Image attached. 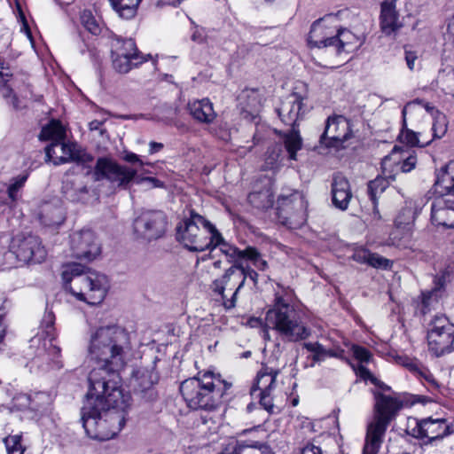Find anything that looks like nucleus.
Masks as SVG:
<instances>
[{
    "mask_svg": "<svg viewBox=\"0 0 454 454\" xmlns=\"http://www.w3.org/2000/svg\"><path fill=\"white\" fill-rule=\"evenodd\" d=\"M187 108L190 114L196 121L202 123H211L216 116L213 108V104L208 98L194 99L190 101Z\"/></svg>",
    "mask_w": 454,
    "mask_h": 454,
    "instance_id": "c85d7f7f",
    "label": "nucleus"
},
{
    "mask_svg": "<svg viewBox=\"0 0 454 454\" xmlns=\"http://www.w3.org/2000/svg\"><path fill=\"white\" fill-rule=\"evenodd\" d=\"M353 353L355 358L363 363H368L372 357L371 352L361 346H353Z\"/></svg>",
    "mask_w": 454,
    "mask_h": 454,
    "instance_id": "5fc2aeb1",
    "label": "nucleus"
},
{
    "mask_svg": "<svg viewBox=\"0 0 454 454\" xmlns=\"http://www.w3.org/2000/svg\"><path fill=\"white\" fill-rule=\"evenodd\" d=\"M86 267L81 263H70L65 267L62 272V280L66 289L75 296L90 305H97L105 299L109 287L106 275L88 271L84 273Z\"/></svg>",
    "mask_w": 454,
    "mask_h": 454,
    "instance_id": "39448f33",
    "label": "nucleus"
},
{
    "mask_svg": "<svg viewBox=\"0 0 454 454\" xmlns=\"http://www.w3.org/2000/svg\"><path fill=\"white\" fill-rule=\"evenodd\" d=\"M427 338L429 349L436 356L454 350V324L443 315L434 317L428 325Z\"/></svg>",
    "mask_w": 454,
    "mask_h": 454,
    "instance_id": "ddd939ff",
    "label": "nucleus"
},
{
    "mask_svg": "<svg viewBox=\"0 0 454 454\" xmlns=\"http://www.w3.org/2000/svg\"><path fill=\"white\" fill-rule=\"evenodd\" d=\"M405 365L410 369L411 372H413L415 374H418L419 377L425 379L426 381H427L431 386L438 387V384L435 379L429 371L426 369H419L418 365L412 362L407 363Z\"/></svg>",
    "mask_w": 454,
    "mask_h": 454,
    "instance_id": "09e8293b",
    "label": "nucleus"
},
{
    "mask_svg": "<svg viewBox=\"0 0 454 454\" xmlns=\"http://www.w3.org/2000/svg\"><path fill=\"white\" fill-rule=\"evenodd\" d=\"M81 22L92 35H98L100 33V27L90 11L82 12L81 14Z\"/></svg>",
    "mask_w": 454,
    "mask_h": 454,
    "instance_id": "de8ad7c7",
    "label": "nucleus"
},
{
    "mask_svg": "<svg viewBox=\"0 0 454 454\" xmlns=\"http://www.w3.org/2000/svg\"><path fill=\"white\" fill-rule=\"evenodd\" d=\"M406 433L415 438L427 440L425 443L442 439L449 434V426L445 419H432L431 418L418 420H409Z\"/></svg>",
    "mask_w": 454,
    "mask_h": 454,
    "instance_id": "6ab92c4d",
    "label": "nucleus"
},
{
    "mask_svg": "<svg viewBox=\"0 0 454 454\" xmlns=\"http://www.w3.org/2000/svg\"><path fill=\"white\" fill-rule=\"evenodd\" d=\"M159 378V373L153 367L137 370L131 381L134 392L145 401L155 400L158 396L155 385Z\"/></svg>",
    "mask_w": 454,
    "mask_h": 454,
    "instance_id": "5701e85b",
    "label": "nucleus"
},
{
    "mask_svg": "<svg viewBox=\"0 0 454 454\" xmlns=\"http://www.w3.org/2000/svg\"><path fill=\"white\" fill-rule=\"evenodd\" d=\"M301 454H322L320 447L313 443H307L301 450Z\"/></svg>",
    "mask_w": 454,
    "mask_h": 454,
    "instance_id": "bf43d9fd",
    "label": "nucleus"
},
{
    "mask_svg": "<svg viewBox=\"0 0 454 454\" xmlns=\"http://www.w3.org/2000/svg\"><path fill=\"white\" fill-rule=\"evenodd\" d=\"M88 357L99 367L89 374V386L102 392L111 388V398L121 399L120 371L133 357L129 333L117 325L99 326L90 332L87 343ZM114 400V399H111Z\"/></svg>",
    "mask_w": 454,
    "mask_h": 454,
    "instance_id": "f257e3e1",
    "label": "nucleus"
},
{
    "mask_svg": "<svg viewBox=\"0 0 454 454\" xmlns=\"http://www.w3.org/2000/svg\"><path fill=\"white\" fill-rule=\"evenodd\" d=\"M285 147L289 153V159L296 160V153L301 148V137L295 127L285 137Z\"/></svg>",
    "mask_w": 454,
    "mask_h": 454,
    "instance_id": "a19ab883",
    "label": "nucleus"
},
{
    "mask_svg": "<svg viewBox=\"0 0 454 454\" xmlns=\"http://www.w3.org/2000/svg\"><path fill=\"white\" fill-rule=\"evenodd\" d=\"M111 57L114 69L120 74H127L147 61V57L138 51L132 38L118 35L112 37Z\"/></svg>",
    "mask_w": 454,
    "mask_h": 454,
    "instance_id": "f8f14e48",
    "label": "nucleus"
},
{
    "mask_svg": "<svg viewBox=\"0 0 454 454\" xmlns=\"http://www.w3.org/2000/svg\"><path fill=\"white\" fill-rule=\"evenodd\" d=\"M232 442H230L220 454H235Z\"/></svg>",
    "mask_w": 454,
    "mask_h": 454,
    "instance_id": "774afa93",
    "label": "nucleus"
},
{
    "mask_svg": "<svg viewBox=\"0 0 454 454\" xmlns=\"http://www.w3.org/2000/svg\"><path fill=\"white\" fill-rule=\"evenodd\" d=\"M168 217L162 210L142 209L133 221V230L137 238L147 241L164 236Z\"/></svg>",
    "mask_w": 454,
    "mask_h": 454,
    "instance_id": "4468645a",
    "label": "nucleus"
},
{
    "mask_svg": "<svg viewBox=\"0 0 454 454\" xmlns=\"http://www.w3.org/2000/svg\"><path fill=\"white\" fill-rule=\"evenodd\" d=\"M447 35L449 39H451L454 43V15L450 20L447 27Z\"/></svg>",
    "mask_w": 454,
    "mask_h": 454,
    "instance_id": "e2e57ef3",
    "label": "nucleus"
},
{
    "mask_svg": "<svg viewBox=\"0 0 454 454\" xmlns=\"http://www.w3.org/2000/svg\"><path fill=\"white\" fill-rule=\"evenodd\" d=\"M391 181L389 177L382 174L368 183V196L372 203L373 214L379 218L378 199L386 191Z\"/></svg>",
    "mask_w": 454,
    "mask_h": 454,
    "instance_id": "2f4dec72",
    "label": "nucleus"
},
{
    "mask_svg": "<svg viewBox=\"0 0 454 454\" xmlns=\"http://www.w3.org/2000/svg\"><path fill=\"white\" fill-rule=\"evenodd\" d=\"M73 256L81 261L91 262L101 253V247L95 233L90 230H82L71 235Z\"/></svg>",
    "mask_w": 454,
    "mask_h": 454,
    "instance_id": "4be33fe9",
    "label": "nucleus"
},
{
    "mask_svg": "<svg viewBox=\"0 0 454 454\" xmlns=\"http://www.w3.org/2000/svg\"><path fill=\"white\" fill-rule=\"evenodd\" d=\"M46 158L54 165H60L70 161L87 163L93 157L82 150H78L75 145L62 141L51 142L45 148Z\"/></svg>",
    "mask_w": 454,
    "mask_h": 454,
    "instance_id": "412c9836",
    "label": "nucleus"
},
{
    "mask_svg": "<svg viewBox=\"0 0 454 454\" xmlns=\"http://www.w3.org/2000/svg\"><path fill=\"white\" fill-rule=\"evenodd\" d=\"M111 388L100 392L89 386L86 402L81 410V421L89 437L98 441L114 438L126 424L129 395L121 390V399L108 395Z\"/></svg>",
    "mask_w": 454,
    "mask_h": 454,
    "instance_id": "f03ea898",
    "label": "nucleus"
},
{
    "mask_svg": "<svg viewBox=\"0 0 454 454\" xmlns=\"http://www.w3.org/2000/svg\"><path fill=\"white\" fill-rule=\"evenodd\" d=\"M9 251L18 261L24 263H40L47 255L39 237L31 233H20L14 236L10 243Z\"/></svg>",
    "mask_w": 454,
    "mask_h": 454,
    "instance_id": "2eb2a0df",
    "label": "nucleus"
},
{
    "mask_svg": "<svg viewBox=\"0 0 454 454\" xmlns=\"http://www.w3.org/2000/svg\"><path fill=\"white\" fill-rule=\"evenodd\" d=\"M215 229L210 221L191 210L176 226V239L190 251L203 252L208 249Z\"/></svg>",
    "mask_w": 454,
    "mask_h": 454,
    "instance_id": "1a4fd4ad",
    "label": "nucleus"
},
{
    "mask_svg": "<svg viewBox=\"0 0 454 454\" xmlns=\"http://www.w3.org/2000/svg\"><path fill=\"white\" fill-rule=\"evenodd\" d=\"M74 184L69 181L63 183L62 190L67 200L72 201H83L88 194V189L85 185L76 188L73 187Z\"/></svg>",
    "mask_w": 454,
    "mask_h": 454,
    "instance_id": "79ce46f5",
    "label": "nucleus"
},
{
    "mask_svg": "<svg viewBox=\"0 0 454 454\" xmlns=\"http://www.w3.org/2000/svg\"><path fill=\"white\" fill-rule=\"evenodd\" d=\"M192 40L198 43H202L204 42L203 32L200 29H196L192 35Z\"/></svg>",
    "mask_w": 454,
    "mask_h": 454,
    "instance_id": "0e129e2a",
    "label": "nucleus"
},
{
    "mask_svg": "<svg viewBox=\"0 0 454 454\" xmlns=\"http://www.w3.org/2000/svg\"><path fill=\"white\" fill-rule=\"evenodd\" d=\"M22 405L31 411H39L50 403V395L45 392H35L21 396Z\"/></svg>",
    "mask_w": 454,
    "mask_h": 454,
    "instance_id": "ea45409f",
    "label": "nucleus"
},
{
    "mask_svg": "<svg viewBox=\"0 0 454 454\" xmlns=\"http://www.w3.org/2000/svg\"><path fill=\"white\" fill-rule=\"evenodd\" d=\"M273 198L272 184L270 180H267L254 187L248 194L247 200L254 207L264 210L272 207Z\"/></svg>",
    "mask_w": 454,
    "mask_h": 454,
    "instance_id": "cd10ccee",
    "label": "nucleus"
},
{
    "mask_svg": "<svg viewBox=\"0 0 454 454\" xmlns=\"http://www.w3.org/2000/svg\"><path fill=\"white\" fill-rule=\"evenodd\" d=\"M28 178V174L26 172L20 173L15 176L11 177L4 183L5 192L11 203L17 202L22 196V190Z\"/></svg>",
    "mask_w": 454,
    "mask_h": 454,
    "instance_id": "72a5a7b5",
    "label": "nucleus"
},
{
    "mask_svg": "<svg viewBox=\"0 0 454 454\" xmlns=\"http://www.w3.org/2000/svg\"><path fill=\"white\" fill-rule=\"evenodd\" d=\"M302 98L296 93L291 94L282 102L278 114L281 121L292 127H295L302 108Z\"/></svg>",
    "mask_w": 454,
    "mask_h": 454,
    "instance_id": "393cba45",
    "label": "nucleus"
},
{
    "mask_svg": "<svg viewBox=\"0 0 454 454\" xmlns=\"http://www.w3.org/2000/svg\"><path fill=\"white\" fill-rule=\"evenodd\" d=\"M352 198L350 184L346 177L335 175L332 183L333 204L339 209L345 210Z\"/></svg>",
    "mask_w": 454,
    "mask_h": 454,
    "instance_id": "bb28decb",
    "label": "nucleus"
},
{
    "mask_svg": "<svg viewBox=\"0 0 454 454\" xmlns=\"http://www.w3.org/2000/svg\"><path fill=\"white\" fill-rule=\"evenodd\" d=\"M103 125V122L98 120L92 121L89 124V128L90 130H100V133H103V130L100 129Z\"/></svg>",
    "mask_w": 454,
    "mask_h": 454,
    "instance_id": "338daca9",
    "label": "nucleus"
},
{
    "mask_svg": "<svg viewBox=\"0 0 454 454\" xmlns=\"http://www.w3.org/2000/svg\"><path fill=\"white\" fill-rule=\"evenodd\" d=\"M372 420L368 424L363 454H378L389 423L395 419L402 403L392 396L375 393Z\"/></svg>",
    "mask_w": 454,
    "mask_h": 454,
    "instance_id": "423d86ee",
    "label": "nucleus"
},
{
    "mask_svg": "<svg viewBox=\"0 0 454 454\" xmlns=\"http://www.w3.org/2000/svg\"><path fill=\"white\" fill-rule=\"evenodd\" d=\"M336 21V15L332 13L315 20L311 25L307 39L309 46L311 49H329L333 51L337 30V26L333 23Z\"/></svg>",
    "mask_w": 454,
    "mask_h": 454,
    "instance_id": "f3484780",
    "label": "nucleus"
},
{
    "mask_svg": "<svg viewBox=\"0 0 454 454\" xmlns=\"http://www.w3.org/2000/svg\"><path fill=\"white\" fill-rule=\"evenodd\" d=\"M302 347L311 353L314 364L324 362L327 357L343 358L345 353L344 349L339 347L327 349L317 341L304 342Z\"/></svg>",
    "mask_w": 454,
    "mask_h": 454,
    "instance_id": "7c9ffc66",
    "label": "nucleus"
},
{
    "mask_svg": "<svg viewBox=\"0 0 454 454\" xmlns=\"http://www.w3.org/2000/svg\"><path fill=\"white\" fill-rule=\"evenodd\" d=\"M278 373V372L273 369L262 368L257 374L255 386L251 389L252 395L256 390H260V392L271 391L275 387Z\"/></svg>",
    "mask_w": 454,
    "mask_h": 454,
    "instance_id": "c9c22d12",
    "label": "nucleus"
},
{
    "mask_svg": "<svg viewBox=\"0 0 454 454\" xmlns=\"http://www.w3.org/2000/svg\"><path fill=\"white\" fill-rule=\"evenodd\" d=\"M447 276H448V273L445 271L437 275L434 280V287L429 292L422 293V298H423L422 302L425 307H427L429 305V300L432 299L433 297L437 299L438 293L441 292L446 285Z\"/></svg>",
    "mask_w": 454,
    "mask_h": 454,
    "instance_id": "37998d69",
    "label": "nucleus"
},
{
    "mask_svg": "<svg viewBox=\"0 0 454 454\" xmlns=\"http://www.w3.org/2000/svg\"><path fill=\"white\" fill-rule=\"evenodd\" d=\"M277 204L278 217L284 225L296 228L306 222L308 202L301 192L283 190L278 198Z\"/></svg>",
    "mask_w": 454,
    "mask_h": 454,
    "instance_id": "9b49d317",
    "label": "nucleus"
},
{
    "mask_svg": "<svg viewBox=\"0 0 454 454\" xmlns=\"http://www.w3.org/2000/svg\"><path fill=\"white\" fill-rule=\"evenodd\" d=\"M397 1L384 0L380 4V28L387 35L395 33L403 27L399 21V13L396 10Z\"/></svg>",
    "mask_w": 454,
    "mask_h": 454,
    "instance_id": "b1692460",
    "label": "nucleus"
},
{
    "mask_svg": "<svg viewBox=\"0 0 454 454\" xmlns=\"http://www.w3.org/2000/svg\"><path fill=\"white\" fill-rule=\"evenodd\" d=\"M260 405L266 410L269 413H273L274 404L271 397V391L260 392Z\"/></svg>",
    "mask_w": 454,
    "mask_h": 454,
    "instance_id": "864d4df0",
    "label": "nucleus"
},
{
    "mask_svg": "<svg viewBox=\"0 0 454 454\" xmlns=\"http://www.w3.org/2000/svg\"><path fill=\"white\" fill-rule=\"evenodd\" d=\"M444 119V116L437 117L433 123L432 131L434 138H441L446 133L447 125Z\"/></svg>",
    "mask_w": 454,
    "mask_h": 454,
    "instance_id": "3c124183",
    "label": "nucleus"
},
{
    "mask_svg": "<svg viewBox=\"0 0 454 454\" xmlns=\"http://www.w3.org/2000/svg\"><path fill=\"white\" fill-rule=\"evenodd\" d=\"M138 170L124 165L118 164L115 160L100 157L97 160L93 177L95 181L106 180L114 186L126 189L132 181L137 184L147 183L151 187H163V182L155 177H139Z\"/></svg>",
    "mask_w": 454,
    "mask_h": 454,
    "instance_id": "9d476101",
    "label": "nucleus"
},
{
    "mask_svg": "<svg viewBox=\"0 0 454 454\" xmlns=\"http://www.w3.org/2000/svg\"><path fill=\"white\" fill-rule=\"evenodd\" d=\"M54 324V313L46 310L41 321L40 332L30 340L31 347L37 348L32 364L42 371L59 370L63 367L61 349L54 343L56 339Z\"/></svg>",
    "mask_w": 454,
    "mask_h": 454,
    "instance_id": "0eeeda50",
    "label": "nucleus"
},
{
    "mask_svg": "<svg viewBox=\"0 0 454 454\" xmlns=\"http://www.w3.org/2000/svg\"><path fill=\"white\" fill-rule=\"evenodd\" d=\"M235 454H273L264 442L256 441H233Z\"/></svg>",
    "mask_w": 454,
    "mask_h": 454,
    "instance_id": "f704fd0d",
    "label": "nucleus"
},
{
    "mask_svg": "<svg viewBox=\"0 0 454 454\" xmlns=\"http://www.w3.org/2000/svg\"><path fill=\"white\" fill-rule=\"evenodd\" d=\"M333 47V52L336 55L352 52L357 47L358 38L351 31L346 28H338Z\"/></svg>",
    "mask_w": 454,
    "mask_h": 454,
    "instance_id": "c756f323",
    "label": "nucleus"
},
{
    "mask_svg": "<svg viewBox=\"0 0 454 454\" xmlns=\"http://www.w3.org/2000/svg\"><path fill=\"white\" fill-rule=\"evenodd\" d=\"M65 137L66 131L61 122L57 120H52L47 125L43 127L39 134L40 140H51V142L62 141L65 139Z\"/></svg>",
    "mask_w": 454,
    "mask_h": 454,
    "instance_id": "4c0bfd02",
    "label": "nucleus"
},
{
    "mask_svg": "<svg viewBox=\"0 0 454 454\" xmlns=\"http://www.w3.org/2000/svg\"><path fill=\"white\" fill-rule=\"evenodd\" d=\"M435 185L441 195L431 205V221L434 225L454 228V160L442 168Z\"/></svg>",
    "mask_w": 454,
    "mask_h": 454,
    "instance_id": "6e6552de",
    "label": "nucleus"
},
{
    "mask_svg": "<svg viewBox=\"0 0 454 454\" xmlns=\"http://www.w3.org/2000/svg\"><path fill=\"white\" fill-rule=\"evenodd\" d=\"M417 59V55L415 52L411 51H405V60L409 69L413 70L414 62Z\"/></svg>",
    "mask_w": 454,
    "mask_h": 454,
    "instance_id": "680f3d73",
    "label": "nucleus"
},
{
    "mask_svg": "<svg viewBox=\"0 0 454 454\" xmlns=\"http://www.w3.org/2000/svg\"><path fill=\"white\" fill-rule=\"evenodd\" d=\"M122 159L130 164H138L141 167L145 164L140 157L132 152H125Z\"/></svg>",
    "mask_w": 454,
    "mask_h": 454,
    "instance_id": "4d7b16f0",
    "label": "nucleus"
},
{
    "mask_svg": "<svg viewBox=\"0 0 454 454\" xmlns=\"http://www.w3.org/2000/svg\"><path fill=\"white\" fill-rule=\"evenodd\" d=\"M64 220L65 216L60 207L46 204L42 208L40 221L45 226H59Z\"/></svg>",
    "mask_w": 454,
    "mask_h": 454,
    "instance_id": "e433bc0d",
    "label": "nucleus"
},
{
    "mask_svg": "<svg viewBox=\"0 0 454 454\" xmlns=\"http://www.w3.org/2000/svg\"><path fill=\"white\" fill-rule=\"evenodd\" d=\"M370 254L371 252L366 249L358 250L354 253L353 259L357 262L369 264Z\"/></svg>",
    "mask_w": 454,
    "mask_h": 454,
    "instance_id": "6e6d98bb",
    "label": "nucleus"
},
{
    "mask_svg": "<svg viewBox=\"0 0 454 454\" xmlns=\"http://www.w3.org/2000/svg\"><path fill=\"white\" fill-rule=\"evenodd\" d=\"M216 247L224 254L234 263H238L239 260L250 261L253 265L259 270H265L268 268L267 262L262 257L260 252L253 247H247L241 250L225 241L222 233L215 229L213 237H211L210 245L207 250L213 251Z\"/></svg>",
    "mask_w": 454,
    "mask_h": 454,
    "instance_id": "dca6fc26",
    "label": "nucleus"
},
{
    "mask_svg": "<svg viewBox=\"0 0 454 454\" xmlns=\"http://www.w3.org/2000/svg\"><path fill=\"white\" fill-rule=\"evenodd\" d=\"M12 76L9 67L6 66L4 60L0 59V77L2 82H9V78Z\"/></svg>",
    "mask_w": 454,
    "mask_h": 454,
    "instance_id": "13d9d810",
    "label": "nucleus"
},
{
    "mask_svg": "<svg viewBox=\"0 0 454 454\" xmlns=\"http://www.w3.org/2000/svg\"><path fill=\"white\" fill-rule=\"evenodd\" d=\"M231 387L219 374L206 371L184 380L180 393L191 409L212 411L226 401Z\"/></svg>",
    "mask_w": 454,
    "mask_h": 454,
    "instance_id": "7ed1b4c3",
    "label": "nucleus"
},
{
    "mask_svg": "<svg viewBox=\"0 0 454 454\" xmlns=\"http://www.w3.org/2000/svg\"><path fill=\"white\" fill-rule=\"evenodd\" d=\"M420 133H416L411 129L403 130L400 134L399 137L402 142L406 143L411 146H419L424 147L428 145L431 143V140L427 141H420L419 137Z\"/></svg>",
    "mask_w": 454,
    "mask_h": 454,
    "instance_id": "a18cd8bd",
    "label": "nucleus"
},
{
    "mask_svg": "<svg viewBox=\"0 0 454 454\" xmlns=\"http://www.w3.org/2000/svg\"><path fill=\"white\" fill-rule=\"evenodd\" d=\"M282 145L280 144H274L269 146L265 153V169H274L278 167L282 154Z\"/></svg>",
    "mask_w": 454,
    "mask_h": 454,
    "instance_id": "c03bdc74",
    "label": "nucleus"
},
{
    "mask_svg": "<svg viewBox=\"0 0 454 454\" xmlns=\"http://www.w3.org/2000/svg\"><path fill=\"white\" fill-rule=\"evenodd\" d=\"M114 10L123 19L135 17L141 0H109Z\"/></svg>",
    "mask_w": 454,
    "mask_h": 454,
    "instance_id": "58836bf2",
    "label": "nucleus"
},
{
    "mask_svg": "<svg viewBox=\"0 0 454 454\" xmlns=\"http://www.w3.org/2000/svg\"><path fill=\"white\" fill-rule=\"evenodd\" d=\"M239 270L241 273L243 278H239V285L234 290L232 296L230 300L224 301L223 307L225 309H231L236 306L237 295L241 288L245 286L247 279H250L254 286L257 285L258 273L252 269L250 266H244L242 263L238 262Z\"/></svg>",
    "mask_w": 454,
    "mask_h": 454,
    "instance_id": "473e14b6",
    "label": "nucleus"
},
{
    "mask_svg": "<svg viewBox=\"0 0 454 454\" xmlns=\"http://www.w3.org/2000/svg\"><path fill=\"white\" fill-rule=\"evenodd\" d=\"M149 146H150L149 153L151 154L155 153L163 148V145L161 143H157V142H151L149 144Z\"/></svg>",
    "mask_w": 454,
    "mask_h": 454,
    "instance_id": "69168bd1",
    "label": "nucleus"
},
{
    "mask_svg": "<svg viewBox=\"0 0 454 454\" xmlns=\"http://www.w3.org/2000/svg\"><path fill=\"white\" fill-rule=\"evenodd\" d=\"M8 82H2V85H0V92L2 96L5 98H11V102L15 109H20L22 106L20 105V102L15 95H12V89L10 85L7 84Z\"/></svg>",
    "mask_w": 454,
    "mask_h": 454,
    "instance_id": "8fccbe9b",
    "label": "nucleus"
},
{
    "mask_svg": "<svg viewBox=\"0 0 454 454\" xmlns=\"http://www.w3.org/2000/svg\"><path fill=\"white\" fill-rule=\"evenodd\" d=\"M239 278H243L241 273L239 270L238 265L233 264L228 270H225L222 278L215 279L211 284V289L215 294L221 297L223 304L224 301L228 299L225 297V289H235L239 285Z\"/></svg>",
    "mask_w": 454,
    "mask_h": 454,
    "instance_id": "a878e982",
    "label": "nucleus"
},
{
    "mask_svg": "<svg viewBox=\"0 0 454 454\" xmlns=\"http://www.w3.org/2000/svg\"><path fill=\"white\" fill-rule=\"evenodd\" d=\"M20 434L9 435L4 438V444L8 454H24L25 447L21 444Z\"/></svg>",
    "mask_w": 454,
    "mask_h": 454,
    "instance_id": "49530a36",
    "label": "nucleus"
},
{
    "mask_svg": "<svg viewBox=\"0 0 454 454\" xmlns=\"http://www.w3.org/2000/svg\"><path fill=\"white\" fill-rule=\"evenodd\" d=\"M350 124L342 115H334L327 118L320 144L327 148H341L343 143L351 137Z\"/></svg>",
    "mask_w": 454,
    "mask_h": 454,
    "instance_id": "aec40b11",
    "label": "nucleus"
},
{
    "mask_svg": "<svg viewBox=\"0 0 454 454\" xmlns=\"http://www.w3.org/2000/svg\"><path fill=\"white\" fill-rule=\"evenodd\" d=\"M357 374L364 380H370L373 376L372 373L362 364L357 367Z\"/></svg>",
    "mask_w": 454,
    "mask_h": 454,
    "instance_id": "052dcab7",
    "label": "nucleus"
},
{
    "mask_svg": "<svg viewBox=\"0 0 454 454\" xmlns=\"http://www.w3.org/2000/svg\"><path fill=\"white\" fill-rule=\"evenodd\" d=\"M417 157L414 153L395 145L391 153L381 161V173L391 180L399 173H408L415 168Z\"/></svg>",
    "mask_w": 454,
    "mask_h": 454,
    "instance_id": "a211bd4d",
    "label": "nucleus"
},
{
    "mask_svg": "<svg viewBox=\"0 0 454 454\" xmlns=\"http://www.w3.org/2000/svg\"><path fill=\"white\" fill-rule=\"evenodd\" d=\"M369 265L374 268L387 269L391 266V262L378 254L371 253L369 257Z\"/></svg>",
    "mask_w": 454,
    "mask_h": 454,
    "instance_id": "603ef678",
    "label": "nucleus"
},
{
    "mask_svg": "<svg viewBox=\"0 0 454 454\" xmlns=\"http://www.w3.org/2000/svg\"><path fill=\"white\" fill-rule=\"evenodd\" d=\"M265 325L277 332L282 340L298 342L308 339L311 329L302 319V314L284 297L276 294L274 304L265 317Z\"/></svg>",
    "mask_w": 454,
    "mask_h": 454,
    "instance_id": "20e7f679",
    "label": "nucleus"
}]
</instances>
